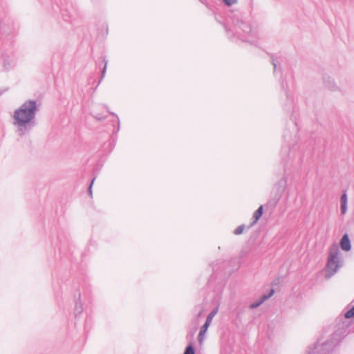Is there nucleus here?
I'll return each mask as SVG.
<instances>
[{
	"label": "nucleus",
	"instance_id": "obj_4",
	"mask_svg": "<svg viewBox=\"0 0 354 354\" xmlns=\"http://www.w3.org/2000/svg\"><path fill=\"white\" fill-rule=\"evenodd\" d=\"M202 3L206 6V7L212 12V14L215 17V19L221 24V0H199Z\"/></svg>",
	"mask_w": 354,
	"mask_h": 354
},
{
	"label": "nucleus",
	"instance_id": "obj_19",
	"mask_svg": "<svg viewBox=\"0 0 354 354\" xmlns=\"http://www.w3.org/2000/svg\"><path fill=\"white\" fill-rule=\"evenodd\" d=\"M345 317L347 319L354 318V307L351 308L345 313Z\"/></svg>",
	"mask_w": 354,
	"mask_h": 354
},
{
	"label": "nucleus",
	"instance_id": "obj_14",
	"mask_svg": "<svg viewBox=\"0 0 354 354\" xmlns=\"http://www.w3.org/2000/svg\"><path fill=\"white\" fill-rule=\"evenodd\" d=\"M262 214H263V206L261 205L254 213V215H253L254 221L252 223V225H254V223H256L259 221V219L262 216Z\"/></svg>",
	"mask_w": 354,
	"mask_h": 354
},
{
	"label": "nucleus",
	"instance_id": "obj_10",
	"mask_svg": "<svg viewBox=\"0 0 354 354\" xmlns=\"http://www.w3.org/2000/svg\"><path fill=\"white\" fill-rule=\"evenodd\" d=\"M83 311L82 304L80 300V293L78 295V299L75 301V308H74V313H75V317L77 318V317L82 313Z\"/></svg>",
	"mask_w": 354,
	"mask_h": 354
},
{
	"label": "nucleus",
	"instance_id": "obj_11",
	"mask_svg": "<svg viewBox=\"0 0 354 354\" xmlns=\"http://www.w3.org/2000/svg\"><path fill=\"white\" fill-rule=\"evenodd\" d=\"M347 202L348 198L346 194L344 192L341 196L340 203H341V212L342 214H345L347 211Z\"/></svg>",
	"mask_w": 354,
	"mask_h": 354
},
{
	"label": "nucleus",
	"instance_id": "obj_23",
	"mask_svg": "<svg viewBox=\"0 0 354 354\" xmlns=\"http://www.w3.org/2000/svg\"><path fill=\"white\" fill-rule=\"evenodd\" d=\"M93 117L98 121H102L106 118V115H102L101 114H97L93 115Z\"/></svg>",
	"mask_w": 354,
	"mask_h": 354
},
{
	"label": "nucleus",
	"instance_id": "obj_26",
	"mask_svg": "<svg viewBox=\"0 0 354 354\" xmlns=\"http://www.w3.org/2000/svg\"><path fill=\"white\" fill-rule=\"evenodd\" d=\"M214 274L213 273V274L210 276V277L209 278L208 281H209V283H211L213 280H214Z\"/></svg>",
	"mask_w": 354,
	"mask_h": 354
},
{
	"label": "nucleus",
	"instance_id": "obj_6",
	"mask_svg": "<svg viewBox=\"0 0 354 354\" xmlns=\"http://www.w3.org/2000/svg\"><path fill=\"white\" fill-rule=\"evenodd\" d=\"M117 140V133H113L110 136V140L104 142L102 146V149L104 152L110 153L112 150L114 149Z\"/></svg>",
	"mask_w": 354,
	"mask_h": 354
},
{
	"label": "nucleus",
	"instance_id": "obj_17",
	"mask_svg": "<svg viewBox=\"0 0 354 354\" xmlns=\"http://www.w3.org/2000/svg\"><path fill=\"white\" fill-rule=\"evenodd\" d=\"M218 308H219V304H217L212 310L211 312L208 314V315L207 316L206 319H209L211 322L212 321L213 319V317L216 315V314L217 313L218 310Z\"/></svg>",
	"mask_w": 354,
	"mask_h": 354
},
{
	"label": "nucleus",
	"instance_id": "obj_15",
	"mask_svg": "<svg viewBox=\"0 0 354 354\" xmlns=\"http://www.w3.org/2000/svg\"><path fill=\"white\" fill-rule=\"evenodd\" d=\"M207 329L208 328H205L203 326L201 327L199 333L198 335V341L199 342L200 344H201L202 342L203 341L204 337L207 331Z\"/></svg>",
	"mask_w": 354,
	"mask_h": 354
},
{
	"label": "nucleus",
	"instance_id": "obj_27",
	"mask_svg": "<svg viewBox=\"0 0 354 354\" xmlns=\"http://www.w3.org/2000/svg\"><path fill=\"white\" fill-rule=\"evenodd\" d=\"M219 354H221V349L220 350V353Z\"/></svg>",
	"mask_w": 354,
	"mask_h": 354
},
{
	"label": "nucleus",
	"instance_id": "obj_5",
	"mask_svg": "<svg viewBox=\"0 0 354 354\" xmlns=\"http://www.w3.org/2000/svg\"><path fill=\"white\" fill-rule=\"evenodd\" d=\"M10 50H6L5 48H3L2 46L0 47L1 59L3 62L4 71H9L13 67L12 55Z\"/></svg>",
	"mask_w": 354,
	"mask_h": 354
},
{
	"label": "nucleus",
	"instance_id": "obj_22",
	"mask_svg": "<svg viewBox=\"0 0 354 354\" xmlns=\"http://www.w3.org/2000/svg\"><path fill=\"white\" fill-rule=\"evenodd\" d=\"M201 306V308H207V310H208L209 308V303L208 301H207L206 299H204L203 301V303L201 304H199Z\"/></svg>",
	"mask_w": 354,
	"mask_h": 354
},
{
	"label": "nucleus",
	"instance_id": "obj_2",
	"mask_svg": "<svg viewBox=\"0 0 354 354\" xmlns=\"http://www.w3.org/2000/svg\"><path fill=\"white\" fill-rule=\"evenodd\" d=\"M342 265V261L338 246L337 245H333L330 248L326 277L330 278L337 271Z\"/></svg>",
	"mask_w": 354,
	"mask_h": 354
},
{
	"label": "nucleus",
	"instance_id": "obj_18",
	"mask_svg": "<svg viewBox=\"0 0 354 354\" xmlns=\"http://www.w3.org/2000/svg\"><path fill=\"white\" fill-rule=\"evenodd\" d=\"M108 112L110 115L115 117L117 119L118 126H117V128L113 130V133H118V132L120 131V119L118 118V115L116 113H115L114 112L111 111L109 110H108Z\"/></svg>",
	"mask_w": 354,
	"mask_h": 354
},
{
	"label": "nucleus",
	"instance_id": "obj_12",
	"mask_svg": "<svg viewBox=\"0 0 354 354\" xmlns=\"http://www.w3.org/2000/svg\"><path fill=\"white\" fill-rule=\"evenodd\" d=\"M102 62L104 63V66H103V68L102 69V71H101L100 78L98 80V82H97L96 86L95 87V89H96L97 87L100 85V84L101 83V81L102 80V79L104 77V76L106 75L108 61L106 59V57L105 56L102 57Z\"/></svg>",
	"mask_w": 354,
	"mask_h": 354
},
{
	"label": "nucleus",
	"instance_id": "obj_1",
	"mask_svg": "<svg viewBox=\"0 0 354 354\" xmlns=\"http://www.w3.org/2000/svg\"><path fill=\"white\" fill-rule=\"evenodd\" d=\"M39 109V104L36 100L25 101L13 114L14 125L17 128L18 135L23 137L29 133L36 125V114Z\"/></svg>",
	"mask_w": 354,
	"mask_h": 354
},
{
	"label": "nucleus",
	"instance_id": "obj_13",
	"mask_svg": "<svg viewBox=\"0 0 354 354\" xmlns=\"http://www.w3.org/2000/svg\"><path fill=\"white\" fill-rule=\"evenodd\" d=\"M194 312L196 313L195 318V323L198 322V319L202 316L203 313L207 311V308H201L200 305H196L194 308Z\"/></svg>",
	"mask_w": 354,
	"mask_h": 354
},
{
	"label": "nucleus",
	"instance_id": "obj_16",
	"mask_svg": "<svg viewBox=\"0 0 354 354\" xmlns=\"http://www.w3.org/2000/svg\"><path fill=\"white\" fill-rule=\"evenodd\" d=\"M97 178V176H94L93 178L91 180V182L88 185V187L87 188V193H88V195L92 198L93 197V184H94V182L95 180Z\"/></svg>",
	"mask_w": 354,
	"mask_h": 354
},
{
	"label": "nucleus",
	"instance_id": "obj_9",
	"mask_svg": "<svg viewBox=\"0 0 354 354\" xmlns=\"http://www.w3.org/2000/svg\"><path fill=\"white\" fill-rule=\"evenodd\" d=\"M326 87L332 91H340L339 86L337 84L334 80L328 78L325 82Z\"/></svg>",
	"mask_w": 354,
	"mask_h": 354
},
{
	"label": "nucleus",
	"instance_id": "obj_25",
	"mask_svg": "<svg viewBox=\"0 0 354 354\" xmlns=\"http://www.w3.org/2000/svg\"><path fill=\"white\" fill-rule=\"evenodd\" d=\"M8 91V88L0 89V95H3L6 91Z\"/></svg>",
	"mask_w": 354,
	"mask_h": 354
},
{
	"label": "nucleus",
	"instance_id": "obj_20",
	"mask_svg": "<svg viewBox=\"0 0 354 354\" xmlns=\"http://www.w3.org/2000/svg\"><path fill=\"white\" fill-rule=\"evenodd\" d=\"M245 229V225H241L236 228L234 230V234L236 235L241 234L243 232V230Z\"/></svg>",
	"mask_w": 354,
	"mask_h": 354
},
{
	"label": "nucleus",
	"instance_id": "obj_8",
	"mask_svg": "<svg viewBox=\"0 0 354 354\" xmlns=\"http://www.w3.org/2000/svg\"><path fill=\"white\" fill-rule=\"evenodd\" d=\"M341 248L344 251H350L351 248V242L348 234H344L340 241Z\"/></svg>",
	"mask_w": 354,
	"mask_h": 354
},
{
	"label": "nucleus",
	"instance_id": "obj_7",
	"mask_svg": "<svg viewBox=\"0 0 354 354\" xmlns=\"http://www.w3.org/2000/svg\"><path fill=\"white\" fill-rule=\"evenodd\" d=\"M274 290L271 289L268 295H263L259 301L254 302L250 305V308L253 309L260 306L266 300L268 299L274 295Z\"/></svg>",
	"mask_w": 354,
	"mask_h": 354
},
{
	"label": "nucleus",
	"instance_id": "obj_24",
	"mask_svg": "<svg viewBox=\"0 0 354 354\" xmlns=\"http://www.w3.org/2000/svg\"><path fill=\"white\" fill-rule=\"evenodd\" d=\"M212 322L209 319H206L205 323L203 324V326L208 328L209 325L211 324Z\"/></svg>",
	"mask_w": 354,
	"mask_h": 354
},
{
	"label": "nucleus",
	"instance_id": "obj_3",
	"mask_svg": "<svg viewBox=\"0 0 354 354\" xmlns=\"http://www.w3.org/2000/svg\"><path fill=\"white\" fill-rule=\"evenodd\" d=\"M198 329L197 323H194V325L189 326L186 335V339L188 340V344L184 350L183 354H196V348L194 345V335Z\"/></svg>",
	"mask_w": 354,
	"mask_h": 354
},
{
	"label": "nucleus",
	"instance_id": "obj_21",
	"mask_svg": "<svg viewBox=\"0 0 354 354\" xmlns=\"http://www.w3.org/2000/svg\"><path fill=\"white\" fill-rule=\"evenodd\" d=\"M238 0H223V2H224L227 6H231L233 4H235Z\"/></svg>",
	"mask_w": 354,
	"mask_h": 354
}]
</instances>
